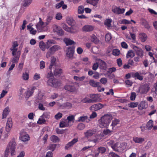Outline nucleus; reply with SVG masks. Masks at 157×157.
Listing matches in <instances>:
<instances>
[{
  "instance_id": "obj_51",
  "label": "nucleus",
  "mask_w": 157,
  "mask_h": 157,
  "mask_svg": "<svg viewBox=\"0 0 157 157\" xmlns=\"http://www.w3.org/2000/svg\"><path fill=\"white\" fill-rule=\"evenodd\" d=\"M32 0H24L23 6H27L30 5L32 2Z\"/></svg>"
},
{
  "instance_id": "obj_5",
  "label": "nucleus",
  "mask_w": 157,
  "mask_h": 157,
  "mask_svg": "<svg viewBox=\"0 0 157 157\" xmlns=\"http://www.w3.org/2000/svg\"><path fill=\"white\" fill-rule=\"evenodd\" d=\"M20 134L19 139L22 141L26 142L30 140L29 136L24 130L21 131Z\"/></svg>"
},
{
  "instance_id": "obj_31",
  "label": "nucleus",
  "mask_w": 157,
  "mask_h": 157,
  "mask_svg": "<svg viewBox=\"0 0 157 157\" xmlns=\"http://www.w3.org/2000/svg\"><path fill=\"white\" fill-rule=\"evenodd\" d=\"M91 39L92 42L95 44H98L99 41V39L94 35H93L92 36Z\"/></svg>"
},
{
  "instance_id": "obj_59",
  "label": "nucleus",
  "mask_w": 157,
  "mask_h": 157,
  "mask_svg": "<svg viewBox=\"0 0 157 157\" xmlns=\"http://www.w3.org/2000/svg\"><path fill=\"white\" fill-rule=\"evenodd\" d=\"M100 81L101 83L104 85H105L107 81L106 78L104 77L101 78L100 79Z\"/></svg>"
},
{
  "instance_id": "obj_15",
  "label": "nucleus",
  "mask_w": 157,
  "mask_h": 157,
  "mask_svg": "<svg viewBox=\"0 0 157 157\" xmlns=\"http://www.w3.org/2000/svg\"><path fill=\"white\" fill-rule=\"evenodd\" d=\"M36 89V87L33 86L30 90H28L25 92V97L26 98L28 99L34 93V90Z\"/></svg>"
},
{
  "instance_id": "obj_37",
  "label": "nucleus",
  "mask_w": 157,
  "mask_h": 157,
  "mask_svg": "<svg viewBox=\"0 0 157 157\" xmlns=\"http://www.w3.org/2000/svg\"><path fill=\"white\" fill-rule=\"evenodd\" d=\"M133 140L136 143H141L144 141V139L142 138L135 137L133 138Z\"/></svg>"
},
{
  "instance_id": "obj_27",
  "label": "nucleus",
  "mask_w": 157,
  "mask_h": 157,
  "mask_svg": "<svg viewBox=\"0 0 157 157\" xmlns=\"http://www.w3.org/2000/svg\"><path fill=\"white\" fill-rule=\"evenodd\" d=\"M94 131L92 130H89L84 132L85 136L86 137H88L92 136L94 133Z\"/></svg>"
},
{
  "instance_id": "obj_24",
  "label": "nucleus",
  "mask_w": 157,
  "mask_h": 157,
  "mask_svg": "<svg viewBox=\"0 0 157 157\" xmlns=\"http://www.w3.org/2000/svg\"><path fill=\"white\" fill-rule=\"evenodd\" d=\"M141 24L144 27L147 29H149L150 28V26L149 25L145 19L142 18L141 19Z\"/></svg>"
},
{
  "instance_id": "obj_8",
  "label": "nucleus",
  "mask_w": 157,
  "mask_h": 157,
  "mask_svg": "<svg viewBox=\"0 0 157 157\" xmlns=\"http://www.w3.org/2000/svg\"><path fill=\"white\" fill-rule=\"evenodd\" d=\"M12 126V122L11 118L8 119L6 127V130L7 132L5 134V137H7L9 135V132L11 130Z\"/></svg>"
},
{
  "instance_id": "obj_28",
  "label": "nucleus",
  "mask_w": 157,
  "mask_h": 157,
  "mask_svg": "<svg viewBox=\"0 0 157 157\" xmlns=\"http://www.w3.org/2000/svg\"><path fill=\"white\" fill-rule=\"evenodd\" d=\"M50 139L54 143L57 142L59 140V137L54 135L51 136L50 138Z\"/></svg>"
},
{
  "instance_id": "obj_12",
  "label": "nucleus",
  "mask_w": 157,
  "mask_h": 157,
  "mask_svg": "<svg viewBox=\"0 0 157 157\" xmlns=\"http://www.w3.org/2000/svg\"><path fill=\"white\" fill-rule=\"evenodd\" d=\"M65 89L68 91L75 92L77 91V90L74 85H67L64 86Z\"/></svg>"
},
{
  "instance_id": "obj_38",
  "label": "nucleus",
  "mask_w": 157,
  "mask_h": 157,
  "mask_svg": "<svg viewBox=\"0 0 157 157\" xmlns=\"http://www.w3.org/2000/svg\"><path fill=\"white\" fill-rule=\"evenodd\" d=\"M56 59L53 58H52L51 62L50 65L49 67V69L51 70L52 69V67L54 66L56 64Z\"/></svg>"
},
{
  "instance_id": "obj_14",
  "label": "nucleus",
  "mask_w": 157,
  "mask_h": 157,
  "mask_svg": "<svg viewBox=\"0 0 157 157\" xmlns=\"http://www.w3.org/2000/svg\"><path fill=\"white\" fill-rule=\"evenodd\" d=\"M20 51H18L17 54L13 56L14 57L12 58L11 62L13 63H17L19 61L20 56L21 55Z\"/></svg>"
},
{
  "instance_id": "obj_2",
  "label": "nucleus",
  "mask_w": 157,
  "mask_h": 157,
  "mask_svg": "<svg viewBox=\"0 0 157 157\" xmlns=\"http://www.w3.org/2000/svg\"><path fill=\"white\" fill-rule=\"evenodd\" d=\"M17 145L14 139H13L8 144L5 150V154L8 155L10 152L12 155L15 154L16 147Z\"/></svg>"
},
{
  "instance_id": "obj_43",
  "label": "nucleus",
  "mask_w": 157,
  "mask_h": 157,
  "mask_svg": "<svg viewBox=\"0 0 157 157\" xmlns=\"http://www.w3.org/2000/svg\"><path fill=\"white\" fill-rule=\"evenodd\" d=\"M134 76L135 78L140 80H142L143 79V77L142 76L140 75L138 72H136L134 73Z\"/></svg>"
},
{
  "instance_id": "obj_35",
  "label": "nucleus",
  "mask_w": 157,
  "mask_h": 157,
  "mask_svg": "<svg viewBox=\"0 0 157 157\" xmlns=\"http://www.w3.org/2000/svg\"><path fill=\"white\" fill-rule=\"evenodd\" d=\"M57 146V144H51L49 145L48 146V149L52 151H53L55 150L56 147Z\"/></svg>"
},
{
  "instance_id": "obj_6",
  "label": "nucleus",
  "mask_w": 157,
  "mask_h": 157,
  "mask_svg": "<svg viewBox=\"0 0 157 157\" xmlns=\"http://www.w3.org/2000/svg\"><path fill=\"white\" fill-rule=\"evenodd\" d=\"M96 97L97 95H96L93 94L90 96V98H92V99L85 98L83 99L82 101L83 103H90L96 102L98 100Z\"/></svg>"
},
{
  "instance_id": "obj_30",
  "label": "nucleus",
  "mask_w": 157,
  "mask_h": 157,
  "mask_svg": "<svg viewBox=\"0 0 157 157\" xmlns=\"http://www.w3.org/2000/svg\"><path fill=\"white\" fill-rule=\"evenodd\" d=\"M62 72V69L60 68H56L54 71V74L55 76L60 75Z\"/></svg>"
},
{
  "instance_id": "obj_21",
  "label": "nucleus",
  "mask_w": 157,
  "mask_h": 157,
  "mask_svg": "<svg viewBox=\"0 0 157 157\" xmlns=\"http://www.w3.org/2000/svg\"><path fill=\"white\" fill-rule=\"evenodd\" d=\"M99 0H86V2L87 3L92 5L94 6L97 7L98 2Z\"/></svg>"
},
{
  "instance_id": "obj_50",
  "label": "nucleus",
  "mask_w": 157,
  "mask_h": 157,
  "mask_svg": "<svg viewBox=\"0 0 157 157\" xmlns=\"http://www.w3.org/2000/svg\"><path fill=\"white\" fill-rule=\"evenodd\" d=\"M85 127V125L82 123L79 124L77 126V128L79 130H83Z\"/></svg>"
},
{
  "instance_id": "obj_26",
  "label": "nucleus",
  "mask_w": 157,
  "mask_h": 157,
  "mask_svg": "<svg viewBox=\"0 0 157 157\" xmlns=\"http://www.w3.org/2000/svg\"><path fill=\"white\" fill-rule=\"evenodd\" d=\"M89 83L90 85L94 87H96L98 86L100 84L99 82H96L94 80H90L89 81Z\"/></svg>"
},
{
  "instance_id": "obj_3",
  "label": "nucleus",
  "mask_w": 157,
  "mask_h": 157,
  "mask_svg": "<svg viewBox=\"0 0 157 157\" xmlns=\"http://www.w3.org/2000/svg\"><path fill=\"white\" fill-rule=\"evenodd\" d=\"M47 84L48 85L54 87H57L59 86L60 84V82L56 79L52 77L49 79Z\"/></svg>"
},
{
  "instance_id": "obj_23",
  "label": "nucleus",
  "mask_w": 157,
  "mask_h": 157,
  "mask_svg": "<svg viewBox=\"0 0 157 157\" xmlns=\"http://www.w3.org/2000/svg\"><path fill=\"white\" fill-rule=\"evenodd\" d=\"M56 29H54V32H56L57 34L59 36H62L63 35L64 33L62 29L58 28L56 26Z\"/></svg>"
},
{
  "instance_id": "obj_41",
  "label": "nucleus",
  "mask_w": 157,
  "mask_h": 157,
  "mask_svg": "<svg viewBox=\"0 0 157 157\" xmlns=\"http://www.w3.org/2000/svg\"><path fill=\"white\" fill-rule=\"evenodd\" d=\"M120 53V50L117 49H114L112 51L113 54L115 56H119Z\"/></svg>"
},
{
  "instance_id": "obj_49",
  "label": "nucleus",
  "mask_w": 157,
  "mask_h": 157,
  "mask_svg": "<svg viewBox=\"0 0 157 157\" xmlns=\"http://www.w3.org/2000/svg\"><path fill=\"white\" fill-rule=\"evenodd\" d=\"M112 38L111 35L110 33H107L105 36V40L106 41H109Z\"/></svg>"
},
{
  "instance_id": "obj_18",
  "label": "nucleus",
  "mask_w": 157,
  "mask_h": 157,
  "mask_svg": "<svg viewBox=\"0 0 157 157\" xmlns=\"http://www.w3.org/2000/svg\"><path fill=\"white\" fill-rule=\"evenodd\" d=\"M54 15L52 14L49 13L47 17L45 24L46 25L50 23L53 18Z\"/></svg>"
},
{
  "instance_id": "obj_11",
  "label": "nucleus",
  "mask_w": 157,
  "mask_h": 157,
  "mask_svg": "<svg viewBox=\"0 0 157 157\" xmlns=\"http://www.w3.org/2000/svg\"><path fill=\"white\" fill-rule=\"evenodd\" d=\"M75 47H69L67 50V56L69 58L72 57L74 52Z\"/></svg>"
},
{
  "instance_id": "obj_39",
  "label": "nucleus",
  "mask_w": 157,
  "mask_h": 157,
  "mask_svg": "<svg viewBox=\"0 0 157 157\" xmlns=\"http://www.w3.org/2000/svg\"><path fill=\"white\" fill-rule=\"evenodd\" d=\"M111 22L112 20L111 19H107L105 21L104 24L107 27H110L111 25Z\"/></svg>"
},
{
  "instance_id": "obj_32",
  "label": "nucleus",
  "mask_w": 157,
  "mask_h": 157,
  "mask_svg": "<svg viewBox=\"0 0 157 157\" xmlns=\"http://www.w3.org/2000/svg\"><path fill=\"white\" fill-rule=\"evenodd\" d=\"M153 121L151 120H150L147 124V128L149 130H151L153 127Z\"/></svg>"
},
{
  "instance_id": "obj_56",
  "label": "nucleus",
  "mask_w": 157,
  "mask_h": 157,
  "mask_svg": "<svg viewBox=\"0 0 157 157\" xmlns=\"http://www.w3.org/2000/svg\"><path fill=\"white\" fill-rule=\"evenodd\" d=\"M63 116V114L60 113H58L55 116V118L56 120L60 119Z\"/></svg>"
},
{
  "instance_id": "obj_48",
  "label": "nucleus",
  "mask_w": 157,
  "mask_h": 157,
  "mask_svg": "<svg viewBox=\"0 0 157 157\" xmlns=\"http://www.w3.org/2000/svg\"><path fill=\"white\" fill-rule=\"evenodd\" d=\"M98 151L99 153L103 154L105 153L106 151V149L104 147H100L98 148Z\"/></svg>"
},
{
  "instance_id": "obj_52",
  "label": "nucleus",
  "mask_w": 157,
  "mask_h": 157,
  "mask_svg": "<svg viewBox=\"0 0 157 157\" xmlns=\"http://www.w3.org/2000/svg\"><path fill=\"white\" fill-rule=\"evenodd\" d=\"M69 126V124H66V123L64 121H61L59 123V126L61 128L67 127Z\"/></svg>"
},
{
  "instance_id": "obj_45",
  "label": "nucleus",
  "mask_w": 157,
  "mask_h": 157,
  "mask_svg": "<svg viewBox=\"0 0 157 157\" xmlns=\"http://www.w3.org/2000/svg\"><path fill=\"white\" fill-rule=\"evenodd\" d=\"M138 102H130L128 104V106L130 108H135L138 105Z\"/></svg>"
},
{
  "instance_id": "obj_4",
  "label": "nucleus",
  "mask_w": 157,
  "mask_h": 157,
  "mask_svg": "<svg viewBox=\"0 0 157 157\" xmlns=\"http://www.w3.org/2000/svg\"><path fill=\"white\" fill-rule=\"evenodd\" d=\"M61 49V47L57 45H55L50 48L49 51L46 54V57L47 58H49L51 55L53 54L55 52Z\"/></svg>"
},
{
  "instance_id": "obj_17",
  "label": "nucleus",
  "mask_w": 157,
  "mask_h": 157,
  "mask_svg": "<svg viewBox=\"0 0 157 157\" xmlns=\"http://www.w3.org/2000/svg\"><path fill=\"white\" fill-rule=\"evenodd\" d=\"M149 90L148 86L147 84L142 86L140 89L141 94L146 93Z\"/></svg>"
},
{
  "instance_id": "obj_10",
  "label": "nucleus",
  "mask_w": 157,
  "mask_h": 157,
  "mask_svg": "<svg viewBox=\"0 0 157 157\" xmlns=\"http://www.w3.org/2000/svg\"><path fill=\"white\" fill-rule=\"evenodd\" d=\"M104 106V105L98 103L92 105L90 107V109L92 111H96L102 109Z\"/></svg>"
},
{
  "instance_id": "obj_54",
  "label": "nucleus",
  "mask_w": 157,
  "mask_h": 157,
  "mask_svg": "<svg viewBox=\"0 0 157 157\" xmlns=\"http://www.w3.org/2000/svg\"><path fill=\"white\" fill-rule=\"evenodd\" d=\"M135 56V53L133 51L130 50L128 51V58H132Z\"/></svg>"
},
{
  "instance_id": "obj_34",
  "label": "nucleus",
  "mask_w": 157,
  "mask_h": 157,
  "mask_svg": "<svg viewBox=\"0 0 157 157\" xmlns=\"http://www.w3.org/2000/svg\"><path fill=\"white\" fill-rule=\"evenodd\" d=\"M88 117L87 116H81L78 118V122H84L88 120Z\"/></svg>"
},
{
  "instance_id": "obj_9",
  "label": "nucleus",
  "mask_w": 157,
  "mask_h": 157,
  "mask_svg": "<svg viewBox=\"0 0 157 157\" xmlns=\"http://www.w3.org/2000/svg\"><path fill=\"white\" fill-rule=\"evenodd\" d=\"M112 11L115 14H119L124 13L125 11V9H121L119 7L116 6H113L112 7Z\"/></svg>"
},
{
  "instance_id": "obj_33",
  "label": "nucleus",
  "mask_w": 157,
  "mask_h": 157,
  "mask_svg": "<svg viewBox=\"0 0 157 157\" xmlns=\"http://www.w3.org/2000/svg\"><path fill=\"white\" fill-rule=\"evenodd\" d=\"M39 46L40 48L43 51H44L45 50L46 48L45 44L43 41H41L39 42Z\"/></svg>"
},
{
  "instance_id": "obj_40",
  "label": "nucleus",
  "mask_w": 157,
  "mask_h": 157,
  "mask_svg": "<svg viewBox=\"0 0 157 157\" xmlns=\"http://www.w3.org/2000/svg\"><path fill=\"white\" fill-rule=\"evenodd\" d=\"M100 65L102 69L105 70L107 68V64L103 61L101 60Z\"/></svg>"
},
{
  "instance_id": "obj_20",
  "label": "nucleus",
  "mask_w": 157,
  "mask_h": 157,
  "mask_svg": "<svg viewBox=\"0 0 157 157\" xmlns=\"http://www.w3.org/2000/svg\"><path fill=\"white\" fill-rule=\"evenodd\" d=\"M64 42L66 44V45H70L73 44H75V42L68 38H65L63 40Z\"/></svg>"
},
{
  "instance_id": "obj_13",
  "label": "nucleus",
  "mask_w": 157,
  "mask_h": 157,
  "mask_svg": "<svg viewBox=\"0 0 157 157\" xmlns=\"http://www.w3.org/2000/svg\"><path fill=\"white\" fill-rule=\"evenodd\" d=\"M78 140L77 138H74L71 141L69 142L66 144L65 148V149L67 150L70 147L73 146V145L77 142Z\"/></svg>"
},
{
  "instance_id": "obj_60",
  "label": "nucleus",
  "mask_w": 157,
  "mask_h": 157,
  "mask_svg": "<svg viewBox=\"0 0 157 157\" xmlns=\"http://www.w3.org/2000/svg\"><path fill=\"white\" fill-rule=\"evenodd\" d=\"M46 122L44 118H40L37 122V123L38 124H44Z\"/></svg>"
},
{
  "instance_id": "obj_19",
  "label": "nucleus",
  "mask_w": 157,
  "mask_h": 157,
  "mask_svg": "<svg viewBox=\"0 0 157 157\" xmlns=\"http://www.w3.org/2000/svg\"><path fill=\"white\" fill-rule=\"evenodd\" d=\"M147 107V104L144 101H141L138 106V109L141 110L144 109H146Z\"/></svg>"
},
{
  "instance_id": "obj_62",
  "label": "nucleus",
  "mask_w": 157,
  "mask_h": 157,
  "mask_svg": "<svg viewBox=\"0 0 157 157\" xmlns=\"http://www.w3.org/2000/svg\"><path fill=\"white\" fill-rule=\"evenodd\" d=\"M36 27L38 32H41L43 31V28L42 26L40 25V24H37L36 25Z\"/></svg>"
},
{
  "instance_id": "obj_61",
  "label": "nucleus",
  "mask_w": 157,
  "mask_h": 157,
  "mask_svg": "<svg viewBox=\"0 0 157 157\" xmlns=\"http://www.w3.org/2000/svg\"><path fill=\"white\" fill-rule=\"evenodd\" d=\"M22 78L24 80H27L29 78V75L28 73H23L22 75Z\"/></svg>"
},
{
  "instance_id": "obj_22",
  "label": "nucleus",
  "mask_w": 157,
  "mask_h": 157,
  "mask_svg": "<svg viewBox=\"0 0 157 157\" xmlns=\"http://www.w3.org/2000/svg\"><path fill=\"white\" fill-rule=\"evenodd\" d=\"M94 29V27L90 25H86L82 28L83 31L86 32H90L92 31Z\"/></svg>"
},
{
  "instance_id": "obj_46",
  "label": "nucleus",
  "mask_w": 157,
  "mask_h": 157,
  "mask_svg": "<svg viewBox=\"0 0 157 157\" xmlns=\"http://www.w3.org/2000/svg\"><path fill=\"white\" fill-rule=\"evenodd\" d=\"M67 120L68 121V123L70 122H72L73 123L74 122L75 116L73 115L69 116L67 117Z\"/></svg>"
},
{
  "instance_id": "obj_53",
  "label": "nucleus",
  "mask_w": 157,
  "mask_h": 157,
  "mask_svg": "<svg viewBox=\"0 0 157 157\" xmlns=\"http://www.w3.org/2000/svg\"><path fill=\"white\" fill-rule=\"evenodd\" d=\"M136 94L135 92H132L131 93L130 96V99L132 101H134L136 97Z\"/></svg>"
},
{
  "instance_id": "obj_58",
  "label": "nucleus",
  "mask_w": 157,
  "mask_h": 157,
  "mask_svg": "<svg viewBox=\"0 0 157 157\" xmlns=\"http://www.w3.org/2000/svg\"><path fill=\"white\" fill-rule=\"evenodd\" d=\"M130 34L131 38L132 40V42L134 43L136 42V35L135 34L132 33L131 32H130Z\"/></svg>"
},
{
  "instance_id": "obj_44",
  "label": "nucleus",
  "mask_w": 157,
  "mask_h": 157,
  "mask_svg": "<svg viewBox=\"0 0 157 157\" xmlns=\"http://www.w3.org/2000/svg\"><path fill=\"white\" fill-rule=\"evenodd\" d=\"M40 117L44 119H49L50 117L49 113L47 112H44L43 114L40 116Z\"/></svg>"
},
{
  "instance_id": "obj_36",
  "label": "nucleus",
  "mask_w": 157,
  "mask_h": 157,
  "mask_svg": "<svg viewBox=\"0 0 157 157\" xmlns=\"http://www.w3.org/2000/svg\"><path fill=\"white\" fill-rule=\"evenodd\" d=\"M54 41L53 40H49L45 44L46 48L48 49L51 46V44H54Z\"/></svg>"
},
{
  "instance_id": "obj_63",
  "label": "nucleus",
  "mask_w": 157,
  "mask_h": 157,
  "mask_svg": "<svg viewBox=\"0 0 157 157\" xmlns=\"http://www.w3.org/2000/svg\"><path fill=\"white\" fill-rule=\"evenodd\" d=\"M99 66L98 64L96 62L94 63L92 66V69L94 71H96L98 68Z\"/></svg>"
},
{
  "instance_id": "obj_29",
  "label": "nucleus",
  "mask_w": 157,
  "mask_h": 157,
  "mask_svg": "<svg viewBox=\"0 0 157 157\" xmlns=\"http://www.w3.org/2000/svg\"><path fill=\"white\" fill-rule=\"evenodd\" d=\"M140 38L142 42L145 41L147 40V36L144 33H142L140 34Z\"/></svg>"
},
{
  "instance_id": "obj_55",
  "label": "nucleus",
  "mask_w": 157,
  "mask_h": 157,
  "mask_svg": "<svg viewBox=\"0 0 157 157\" xmlns=\"http://www.w3.org/2000/svg\"><path fill=\"white\" fill-rule=\"evenodd\" d=\"M10 50L12 51V54L13 56L16 55L17 54V48H10Z\"/></svg>"
},
{
  "instance_id": "obj_16",
  "label": "nucleus",
  "mask_w": 157,
  "mask_h": 157,
  "mask_svg": "<svg viewBox=\"0 0 157 157\" xmlns=\"http://www.w3.org/2000/svg\"><path fill=\"white\" fill-rule=\"evenodd\" d=\"M120 121L119 119L116 118L112 121L111 126L112 127V128L113 130H115L117 129V126L119 124Z\"/></svg>"
},
{
  "instance_id": "obj_57",
  "label": "nucleus",
  "mask_w": 157,
  "mask_h": 157,
  "mask_svg": "<svg viewBox=\"0 0 157 157\" xmlns=\"http://www.w3.org/2000/svg\"><path fill=\"white\" fill-rule=\"evenodd\" d=\"M136 53L137 55L141 57L143 55V51L141 48H140L136 52Z\"/></svg>"
},
{
  "instance_id": "obj_1",
  "label": "nucleus",
  "mask_w": 157,
  "mask_h": 157,
  "mask_svg": "<svg viewBox=\"0 0 157 157\" xmlns=\"http://www.w3.org/2000/svg\"><path fill=\"white\" fill-rule=\"evenodd\" d=\"M112 118L111 115L108 114L104 115L99 120L100 127L101 128H107V127L112 119Z\"/></svg>"
},
{
  "instance_id": "obj_25",
  "label": "nucleus",
  "mask_w": 157,
  "mask_h": 157,
  "mask_svg": "<svg viewBox=\"0 0 157 157\" xmlns=\"http://www.w3.org/2000/svg\"><path fill=\"white\" fill-rule=\"evenodd\" d=\"M10 111L8 107L6 108L3 112L2 114V119L5 118H6L7 115L8 114Z\"/></svg>"
},
{
  "instance_id": "obj_64",
  "label": "nucleus",
  "mask_w": 157,
  "mask_h": 157,
  "mask_svg": "<svg viewBox=\"0 0 157 157\" xmlns=\"http://www.w3.org/2000/svg\"><path fill=\"white\" fill-rule=\"evenodd\" d=\"M118 155L113 152H110L109 154V157H117Z\"/></svg>"
},
{
  "instance_id": "obj_7",
  "label": "nucleus",
  "mask_w": 157,
  "mask_h": 157,
  "mask_svg": "<svg viewBox=\"0 0 157 157\" xmlns=\"http://www.w3.org/2000/svg\"><path fill=\"white\" fill-rule=\"evenodd\" d=\"M119 145L118 143L114 144L112 148L113 150L115 151L120 152L123 151L125 149V146L123 143H121L119 146Z\"/></svg>"
},
{
  "instance_id": "obj_42",
  "label": "nucleus",
  "mask_w": 157,
  "mask_h": 157,
  "mask_svg": "<svg viewBox=\"0 0 157 157\" xmlns=\"http://www.w3.org/2000/svg\"><path fill=\"white\" fill-rule=\"evenodd\" d=\"M84 11V7L82 6H80L78 7V14L83 13Z\"/></svg>"
},
{
  "instance_id": "obj_47",
  "label": "nucleus",
  "mask_w": 157,
  "mask_h": 157,
  "mask_svg": "<svg viewBox=\"0 0 157 157\" xmlns=\"http://www.w3.org/2000/svg\"><path fill=\"white\" fill-rule=\"evenodd\" d=\"M113 130L112 129V130H110L109 129L104 130L103 131V133L105 135H110L111 134V132H113Z\"/></svg>"
}]
</instances>
